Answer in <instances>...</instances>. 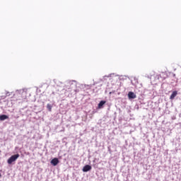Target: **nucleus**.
<instances>
[{"label": "nucleus", "instance_id": "nucleus-3", "mask_svg": "<svg viewBox=\"0 0 181 181\" xmlns=\"http://www.w3.org/2000/svg\"><path fill=\"white\" fill-rule=\"evenodd\" d=\"M91 165H85L83 168V169H82V170H83V172H88V171H90V170H91Z\"/></svg>", "mask_w": 181, "mask_h": 181}, {"label": "nucleus", "instance_id": "nucleus-7", "mask_svg": "<svg viewBox=\"0 0 181 181\" xmlns=\"http://www.w3.org/2000/svg\"><path fill=\"white\" fill-rule=\"evenodd\" d=\"M105 100H101L99 104H98V108H102L103 105H104V104H105Z\"/></svg>", "mask_w": 181, "mask_h": 181}, {"label": "nucleus", "instance_id": "nucleus-8", "mask_svg": "<svg viewBox=\"0 0 181 181\" xmlns=\"http://www.w3.org/2000/svg\"><path fill=\"white\" fill-rule=\"evenodd\" d=\"M47 108L48 111L52 112V105L48 103L47 105Z\"/></svg>", "mask_w": 181, "mask_h": 181}, {"label": "nucleus", "instance_id": "nucleus-5", "mask_svg": "<svg viewBox=\"0 0 181 181\" xmlns=\"http://www.w3.org/2000/svg\"><path fill=\"white\" fill-rule=\"evenodd\" d=\"M176 95H177V91L174 90L173 92V93L171 94V95L170 96V100H174L175 97H176Z\"/></svg>", "mask_w": 181, "mask_h": 181}, {"label": "nucleus", "instance_id": "nucleus-4", "mask_svg": "<svg viewBox=\"0 0 181 181\" xmlns=\"http://www.w3.org/2000/svg\"><path fill=\"white\" fill-rule=\"evenodd\" d=\"M51 163L52 165H53L54 166H57V165L59 163V158H53L51 160Z\"/></svg>", "mask_w": 181, "mask_h": 181}, {"label": "nucleus", "instance_id": "nucleus-9", "mask_svg": "<svg viewBox=\"0 0 181 181\" xmlns=\"http://www.w3.org/2000/svg\"><path fill=\"white\" fill-rule=\"evenodd\" d=\"M1 175L0 174V177H1Z\"/></svg>", "mask_w": 181, "mask_h": 181}, {"label": "nucleus", "instance_id": "nucleus-2", "mask_svg": "<svg viewBox=\"0 0 181 181\" xmlns=\"http://www.w3.org/2000/svg\"><path fill=\"white\" fill-rule=\"evenodd\" d=\"M129 100H132L136 98V95L134 92H129L128 93Z\"/></svg>", "mask_w": 181, "mask_h": 181}, {"label": "nucleus", "instance_id": "nucleus-6", "mask_svg": "<svg viewBox=\"0 0 181 181\" xmlns=\"http://www.w3.org/2000/svg\"><path fill=\"white\" fill-rule=\"evenodd\" d=\"M8 118L9 117H8V115H0V121H5V119H8Z\"/></svg>", "mask_w": 181, "mask_h": 181}, {"label": "nucleus", "instance_id": "nucleus-1", "mask_svg": "<svg viewBox=\"0 0 181 181\" xmlns=\"http://www.w3.org/2000/svg\"><path fill=\"white\" fill-rule=\"evenodd\" d=\"M20 155L19 154H15L11 156L7 160V163H8V165H12L13 162H15L16 160V159H18V158H19Z\"/></svg>", "mask_w": 181, "mask_h": 181}]
</instances>
